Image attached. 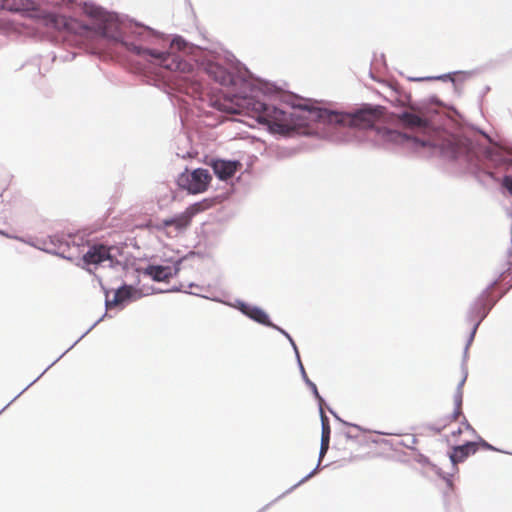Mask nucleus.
I'll return each mask as SVG.
<instances>
[{
    "mask_svg": "<svg viewBox=\"0 0 512 512\" xmlns=\"http://www.w3.org/2000/svg\"><path fill=\"white\" fill-rule=\"evenodd\" d=\"M189 42L180 35H167L149 26H132V54L144 67L163 78L175 81L193 101L207 104L212 110L202 128L242 123L256 128L235 114L237 107L246 110L264 128H384L380 123L386 108L374 103L343 104L308 98L282 84L256 76L230 54L228 64L218 54L205 52L196 59L188 55Z\"/></svg>",
    "mask_w": 512,
    "mask_h": 512,
    "instance_id": "1",
    "label": "nucleus"
},
{
    "mask_svg": "<svg viewBox=\"0 0 512 512\" xmlns=\"http://www.w3.org/2000/svg\"><path fill=\"white\" fill-rule=\"evenodd\" d=\"M276 140L294 139L295 146H279L281 157L319 148L322 143L381 148L438 156L461 162L481 173V130H265Z\"/></svg>",
    "mask_w": 512,
    "mask_h": 512,
    "instance_id": "2",
    "label": "nucleus"
},
{
    "mask_svg": "<svg viewBox=\"0 0 512 512\" xmlns=\"http://www.w3.org/2000/svg\"><path fill=\"white\" fill-rule=\"evenodd\" d=\"M128 246L127 241L121 239L102 238L96 239L88 245V250L84 252L80 258L82 268L89 273H93L104 262H108V267L120 270L124 273V277H128L130 269L134 277V282L127 283L122 281L121 284L113 289V293H117L120 297L119 310L124 309L128 304L142 298L145 294L138 288L140 284L139 272L135 268V258L132 254H128L123 261L118 260L117 256L124 255V249Z\"/></svg>",
    "mask_w": 512,
    "mask_h": 512,
    "instance_id": "3",
    "label": "nucleus"
},
{
    "mask_svg": "<svg viewBox=\"0 0 512 512\" xmlns=\"http://www.w3.org/2000/svg\"><path fill=\"white\" fill-rule=\"evenodd\" d=\"M396 101L407 106L398 113V118L406 125L418 128H480L469 123L455 106L445 103L436 94L414 101L409 92L399 89Z\"/></svg>",
    "mask_w": 512,
    "mask_h": 512,
    "instance_id": "4",
    "label": "nucleus"
},
{
    "mask_svg": "<svg viewBox=\"0 0 512 512\" xmlns=\"http://www.w3.org/2000/svg\"><path fill=\"white\" fill-rule=\"evenodd\" d=\"M81 13L87 16L88 19L81 20L76 17H66L63 20L66 36L77 45L84 42L86 38L100 33L103 29L102 23L107 21V11L92 2H85L81 8Z\"/></svg>",
    "mask_w": 512,
    "mask_h": 512,
    "instance_id": "5",
    "label": "nucleus"
},
{
    "mask_svg": "<svg viewBox=\"0 0 512 512\" xmlns=\"http://www.w3.org/2000/svg\"><path fill=\"white\" fill-rule=\"evenodd\" d=\"M105 238L101 236L99 239ZM97 238L92 240H84L83 237H77L71 233H55L48 235V243L43 242V246H41L40 251H43L47 254L58 256L62 259H66L69 261H73L76 257L75 254H67L72 248H75L76 253H80V248L83 246H87L92 243Z\"/></svg>",
    "mask_w": 512,
    "mask_h": 512,
    "instance_id": "6",
    "label": "nucleus"
},
{
    "mask_svg": "<svg viewBox=\"0 0 512 512\" xmlns=\"http://www.w3.org/2000/svg\"><path fill=\"white\" fill-rule=\"evenodd\" d=\"M200 162L211 168L213 175L219 181L230 184L232 187L236 185V174L243 168V163L238 159L211 154H205Z\"/></svg>",
    "mask_w": 512,
    "mask_h": 512,
    "instance_id": "7",
    "label": "nucleus"
},
{
    "mask_svg": "<svg viewBox=\"0 0 512 512\" xmlns=\"http://www.w3.org/2000/svg\"><path fill=\"white\" fill-rule=\"evenodd\" d=\"M212 179V174L207 168L198 167L189 169L185 167L176 177L175 183L180 190L195 195L206 192Z\"/></svg>",
    "mask_w": 512,
    "mask_h": 512,
    "instance_id": "8",
    "label": "nucleus"
},
{
    "mask_svg": "<svg viewBox=\"0 0 512 512\" xmlns=\"http://www.w3.org/2000/svg\"><path fill=\"white\" fill-rule=\"evenodd\" d=\"M183 258H177L172 266L163 264H148L145 268H140L135 264L139 277L141 275L149 277L154 282H166L170 278L178 275L181 270Z\"/></svg>",
    "mask_w": 512,
    "mask_h": 512,
    "instance_id": "9",
    "label": "nucleus"
},
{
    "mask_svg": "<svg viewBox=\"0 0 512 512\" xmlns=\"http://www.w3.org/2000/svg\"><path fill=\"white\" fill-rule=\"evenodd\" d=\"M228 306L239 311L243 316L259 325L264 327L273 326V321L269 313L259 305L236 298L234 301L229 302Z\"/></svg>",
    "mask_w": 512,
    "mask_h": 512,
    "instance_id": "10",
    "label": "nucleus"
},
{
    "mask_svg": "<svg viewBox=\"0 0 512 512\" xmlns=\"http://www.w3.org/2000/svg\"><path fill=\"white\" fill-rule=\"evenodd\" d=\"M414 460L422 466H428L441 480L446 484V489L443 491V503L445 508L451 502V497L455 493V485L453 483V473L444 472L438 465L433 463L430 458L417 449L415 452Z\"/></svg>",
    "mask_w": 512,
    "mask_h": 512,
    "instance_id": "11",
    "label": "nucleus"
},
{
    "mask_svg": "<svg viewBox=\"0 0 512 512\" xmlns=\"http://www.w3.org/2000/svg\"><path fill=\"white\" fill-rule=\"evenodd\" d=\"M478 448L476 447V443H473L472 440H466L462 444H456L450 446L447 451V456L451 463L453 475L458 473L459 468L458 464L465 462L471 455L476 454Z\"/></svg>",
    "mask_w": 512,
    "mask_h": 512,
    "instance_id": "12",
    "label": "nucleus"
},
{
    "mask_svg": "<svg viewBox=\"0 0 512 512\" xmlns=\"http://www.w3.org/2000/svg\"><path fill=\"white\" fill-rule=\"evenodd\" d=\"M173 149L177 157L190 159L198 155L194 134L186 130H180L174 139Z\"/></svg>",
    "mask_w": 512,
    "mask_h": 512,
    "instance_id": "13",
    "label": "nucleus"
},
{
    "mask_svg": "<svg viewBox=\"0 0 512 512\" xmlns=\"http://www.w3.org/2000/svg\"><path fill=\"white\" fill-rule=\"evenodd\" d=\"M120 297L117 293L113 295V298L106 297L104 300L105 309L108 310L112 307H117L119 309ZM106 317H111L107 311L97 319L74 343L68 347L57 359H55L50 365H48L44 371L37 377L40 379L53 365H55L65 354H67L70 350H72L86 335H88L101 321Z\"/></svg>",
    "mask_w": 512,
    "mask_h": 512,
    "instance_id": "14",
    "label": "nucleus"
},
{
    "mask_svg": "<svg viewBox=\"0 0 512 512\" xmlns=\"http://www.w3.org/2000/svg\"><path fill=\"white\" fill-rule=\"evenodd\" d=\"M201 210V202H195L190 204L184 211L171 216L175 233L184 232L190 226L193 217L200 213Z\"/></svg>",
    "mask_w": 512,
    "mask_h": 512,
    "instance_id": "15",
    "label": "nucleus"
},
{
    "mask_svg": "<svg viewBox=\"0 0 512 512\" xmlns=\"http://www.w3.org/2000/svg\"><path fill=\"white\" fill-rule=\"evenodd\" d=\"M474 75V71H463L457 70L452 72L443 73L436 76H421V77H410L409 80L413 82H424V81H442L451 82L454 89H458V82H463L469 77Z\"/></svg>",
    "mask_w": 512,
    "mask_h": 512,
    "instance_id": "16",
    "label": "nucleus"
},
{
    "mask_svg": "<svg viewBox=\"0 0 512 512\" xmlns=\"http://www.w3.org/2000/svg\"><path fill=\"white\" fill-rule=\"evenodd\" d=\"M329 447H330V442H323V441H320V449H319V456H318V462H317V465L316 467L311 470L307 475H305L303 478H301L296 484H294L293 486H291L290 488H288L286 491H284L281 495H279L278 497H276L274 500H272L271 502H269L268 504L273 505L274 503H276L278 500H280L281 498L285 497L286 495L290 494L291 492H293L297 487L301 486L302 484H304L305 482H307L310 478H312L316 472L318 471V469L320 468V464H321V461L322 459L325 457V455L327 454L328 450H329Z\"/></svg>",
    "mask_w": 512,
    "mask_h": 512,
    "instance_id": "17",
    "label": "nucleus"
},
{
    "mask_svg": "<svg viewBox=\"0 0 512 512\" xmlns=\"http://www.w3.org/2000/svg\"><path fill=\"white\" fill-rule=\"evenodd\" d=\"M485 320V312H480L479 310L469 307L465 314V321L471 325L470 332L467 336L466 346H471L476 333L481 325V323Z\"/></svg>",
    "mask_w": 512,
    "mask_h": 512,
    "instance_id": "18",
    "label": "nucleus"
},
{
    "mask_svg": "<svg viewBox=\"0 0 512 512\" xmlns=\"http://www.w3.org/2000/svg\"><path fill=\"white\" fill-rule=\"evenodd\" d=\"M506 273V271H503L500 273L496 278H494L492 281L488 283V285L479 293V295L469 304V307L475 308L479 310L481 308L483 303V298L488 296L492 288L498 283L499 279Z\"/></svg>",
    "mask_w": 512,
    "mask_h": 512,
    "instance_id": "19",
    "label": "nucleus"
},
{
    "mask_svg": "<svg viewBox=\"0 0 512 512\" xmlns=\"http://www.w3.org/2000/svg\"><path fill=\"white\" fill-rule=\"evenodd\" d=\"M506 273V271H503L500 273L496 278H494L492 281L488 283V285L479 293V295L469 304V307L475 308L479 310L481 308L483 303V298L488 296L492 288L498 283L499 279Z\"/></svg>",
    "mask_w": 512,
    "mask_h": 512,
    "instance_id": "20",
    "label": "nucleus"
},
{
    "mask_svg": "<svg viewBox=\"0 0 512 512\" xmlns=\"http://www.w3.org/2000/svg\"><path fill=\"white\" fill-rule=\"evenodd\" d=\"M188 132H192L194 134V140L197 144H201L202 146H208L209 142L215 141L217 138V134L213 130H187Z\"/></svg>",
    "mask_w": 512,
    "mask_h": 512,
    "instance_id": "21",
    "label": "nucleus"
},
{
    "mask_svg": "<svg viewBox=\"0 0 512 512\" xmlns=\"http://www.w3.org/2000/svg\"><path fill=\"white\" fill-rule=\"evenodd\" d=\"M507 291L508 290L506 289L504 292L500 293L497 296H493L489 293L488 296L483 298V303L481 308H479V311L485 312V319L487 318L491 310L494 308V306L497 304V302L505 295Z\"/></svg>",
    "mask_w": 512,
    "mask_h": 512,
    "instance_id": "22",
    "label": "nucleus"
},
{
    "mask_svg": "<svg viewBox=\"0 0 512 512\" xmlns=\"http://www.w3.org/2000/svg\"><path fill=\"white\" fill-rule=\"evenodd\" d=\"M166 191L159 194L157 204L159 209H164L169 203L176 199V193L169 187H163Z\"/></svg>",
    "mask_w": 512,
    "mask_h": 512,
    "instance_id": "23",
    "label": "nucleus"
},
{
    "mask_svg": "<svg viewBox=\"0 0 512 512\" xmlns=\"http://www.w3.org/2000/svg\"><path fill=\"white\" fill-rule=\"evenodd\" d=\"M321 440L323 442H330L331 437V427L330 420L324 411H321Z\"/></svg>",
    "mask_w": 512,
    "mask_h": 512,
    "instance_id": "24",
    "label": "nucleus"
},
{
    "mask_svg": "<svg viewBox=\"0 0 512 512\" xmlns=\"http://www.w3.org/2000/svg\"><path fill=\"white\" fill-rule=\"evenodd\" d=\"M473 443H476V447L479 449L482 448L483 450H487V451H493V452H499V453H504V454H510L512 455V452H509V451H505L503 449H500L494 445H492L491 443H489L488 441H486L483 437H481L479 434L476 436V440L473 441Z\"/></svg>",
    "mask_w": 512,
    "mask_h": 512,
    "instance_id": "25",
    "label": "nucleus"
},
{
    "mask_svg": "<svg viewBox=\"0 0 512 512\" xmlns=\"http://www.w3.org/2000/svg\"><path fill=\"white\" fill-rule=\"evenodd\" d=\"M0 9L21 12L23 10V0H0Z\"/></svg>",
    "mask_w": 512,
    "mask_h": 512,
    "instance_id": "26",
    "label": "nucleus"
},
{
    "mask_svg": "<svg viewBox=\"0 0 512 512\" xmlns=\"http://www.w3.org/2000/svg\"><path fill=\"white\" fill-rule=\"evenodd\" d=\"M238 173L239 175L236 176V184L243 183L248 186L253 174L252 164L248 163L247 166L245 168L243 167L242 170H240Z\"/></svg>",
    "mask_w": 512,
    "mask_h": 512,
    "instance_id": "27",
    "label": "nucleus"
},
{
    "mask_svg": "<svg viewBox=\"0 0 512 512\" xmlns=\"http://www.w3.org/2000/svg\"><path fill=\"white\" fill-rule=\"evenodd\" d=\"M147 226L149 227V229H154L156 231H165L167 235L170 234V232H168V229L173 228L171 216L164 218L156 223H147Z\"/></svg>",
    "mask_w": 512,
    "mask_h": 512,
    "instance_id": "28",
    "label": "nucleus"
},
{
    "mask_svg": "<svg viewBox=\"0 0 512 512\" xmlns=\"http://www.w3.org/2000/svg\"><path fill=\"white\" fill-rule=\"evenodd\" d=\"M297 367L299 369L301 378L305 385L308 387L311 393L316 392L317 393V385L308 377L307 372L305 370V367L302 363V361H299V364H297Z\"/></svg>",
    "mask_w": 512,
    "mask_h": 512,
    "instance_id": "29",
    "label": "nucleus"
},
{
    "mask_svg": "<svg viewBox=\"0 0 512 512\" xmlns=\"http://www.w3.org/2000/svg\"><path fill=\"white\" fill-rule=\"evenodd\" d=\"M500 191L502 194H509L512 196V174H505L500 184Z\"/></svg>",
    "mask_w": 512,
    "mask_h": 512,
    "instance_id": "30",
    "label": "nucleus"
},
{
    "mask_svg": "<svg viewBox=\"0 0 512 512\" xmlns=\"http://www.w3.org/2000/svg\"><path fill=\"white\" fill-rule=\"evenodd\" d=\"M344 436L347 440L354 441L356 444L363 446L368 444V440L365 435L353 434L351 431L344 432Z\"/></svg>",
    "mask_w": 512,
    "mask_h": 512,
    "instance_id": "31",
    "label": "nucleus"
},
{
    "mask_svg": "<svg viewBox=\"0 0 512 512\" xmlns=\"http://www.w3.org/2000/svg\"><path fill=\"white\" fill-rule=\"evenodd\" d=\"M341 424H343L344 426H347V427H352V428H355L357 429L359 432H362V433H366V432H373V433H376V434H379V435H391V433H387V432H383V431H371V430H368V429H365L364 427L356 424V423H352V422H348L346 420H342L341 421Z\"/></svg>",
    "mask_w": 512,
    "mask_h": 512,
    "instance_id": "32",
    "label": "nucleus"
},
{
    "mask_svg": "<svg viewBox=\"0 0 512 512\" xmlns=\"http://www.w3.org/2000/svg\"><path fill=\"white\" fill-rule=\"evenodd\" d=\"M461 370H462L463 376H462L461 380L459 381V383L457 384L454 393H459L460 395H463V386L465 385V383L467 381L468 370H467V367L464 364L461 365Z\"/></svg>",
    "mask_w": 512,
    "mask_h": 512,
    "instance_id": "33",
    "label": "nucleus"
},
{
    "mask_svg": "<svg viewBox=\"0 0 512 512\" xmlns=\"http://www.w3.org/2000/svg\"><path fill=\"white\" fill-rule=\"evenodd\" d=\"M76 56L77 53L75 51H67L58 55L54 53L52 60L55 61L57 58H59L62 62H68L74 60Z\"/></svg>",
    "mask_w": 512,
    "mask_h": 512,
    "instance_id": "34",
    "label": "nucleus"
},
{
    "mask_svg": "<svg viewBox=\"0 0 512 512\" xmlns=\"http://www.w3.org/2000/svg\"><path fill=\"white\" fill-rule=\"evenodd\" d=\"M22 242L30 245L31 247H34V248L40 250L41 246H43V242L48 243V235L45 237H42V238L29 239V240H26L24 238V241H22Z\"/></svg>",
    "mask_w": 512,
    "mask_h": 512,
    "instance_id": "35",
    "label": "nucleus"
},
{
    "mask_svg": "<svg viewBox=\"0 0 512 512\" xmlns=\"http://www.w3.org/2000/svg\"><path fill=\"white\" fill-rule=\"evenodd\" d=\"M39 379L37 377L30 382L26 387H24L10 402H8L1 410L0 414H2L17 398H19L25 391H27L34 383H36Z\"/></svg>",
    "mask_w": 512,
    "mask_h": 512,
    "instance_id": "36",
    "label": "nucleus"
},
{
    "mask_svg": "<svg viewBox=\"0 0 512 512\" xmlns=\"http://www.w3.org/2000/svg\"><path fill=\"white\" fill-rule=\"evenodd\" d=\"M418 442V439L413 436L410 441H406V440H400L397 442L398 445L400 446H403V447H406L407 449L409 450H412L413 452H415L417 450V448L415 447V444Z\"/></svg>",
    "mask_w": 512,
    "mask_h": 512,
    "instance_id": "37",
    "label": "nucleus"
},
{
    "mask_svg": "<svg viewBox=\"0 0 512 512\" xmlns=\"http://www.w3.org/2000/svg\"><path fill=\"white\" fill-rule=\"evenodd\" d=\"M453 402H454L453 410L459 412L460 414H463V412H462L463 395H460L459 393H454Z\"/></svg>",
    "mask_w": 512,
    "mask_h": 512,
    "instance_id": "38",
    "label": "nucleus"
},
{
    "mask_svg": "<svg viewBox=\"0 0 512 512\" xmlns=\"http://www.w3.org/2000/svg\"><path fill=\"white\" fill-rule=\"evenodd\" d=\"M3 192L0 193V219H7L9 204L4 203Z\"/></svg>",
    "mask_w": 512,
    "mask_h": 512,
    "instance_id": "39",
    "label": "nucleus"
},
{
    "mask_svg": "<svg viewBox=\"0 0 512 512\" xmlns=\"http://www.w3.org/2000/svg\"><path fill=\"white\" fill-rule=\"evenodd\" d=\"M315 399V401L317 402V405H318V410H319V416L321 417V411H324L323 410V405H327L325 399L321 396V394L319 393V391L317 390V393L316 392H313L311 393Z\"/></svg>",
    "mask_w": 512,
    "mask_h": 512,
    "instance_id": "40",
    "label": "nucleus"
},
{
    "mask_svg": "<svg viewBox=\"0 0 512 512\" xmlns=\"http://www.w3.org/2000/svg\"><path fill=\"white\" fill-rule=\"evenodd\" d=\"M426 427L429 431L433 432L434 434H441V432L447 427V424L443 423L442 425H438V424L430 423V424H427Z\"/></svg>",
    "mask_w": 512,
    "mask_h": 512,
    "instance_id": "41",
    "label": "nucleus"
},
{
    "mask_svg": "<svg viewBox=\"0 0 512 512\" xmlns=\"http://www.w3.org/2000/svg\"><path fill=\"white\" fill-rule=\"evenodd\" d=\"M288 342L294 352V355H295V360H296V363L299 364V361H302L301 360V356H300V352H299V349H298V346L295 342V340L293 339V337H289L288 339Z\"/></svg>",
    "mask_w": 512,
    "mask_h": 512,
    "instance_id": "42",
    "label": "nucleus"
},
{
    "mask_svg": "<svg viewBox=\"0 0 512 512\" xmlns=\"http://www.w3.org/2000/svg\"><path fill=\"white\" fill-rule=\"evenodd\" d=\"M460 424L462 427H464L466 431L470 432L473 436L476 437L478 435L477 431L473 428V426L469 423L465 416H463Z\"/></svg>",
    "mask_w": 512,
    "mask_h": 512,
    "instance_id": "43",
    "label": "nucleus"
},
{
    "mask_svg": "<svg viewBox=\"0 0 512 512\" xmlns=\"http://www.w3.org/2000/svg\"><path fill=\"white\" fill-rule=\"evenodd\" d=\"M165 292H168V293L183 292V293H187V294H191V295H198L197 293H194V292H191V291H187V290H183V285L182 284L173 285L172 287H170L168 289H165Z\"/></svg>",
    "mask_w": 512,
    "mask_h": 512,
    "instance_id": "44",
    "label": "nucleus"
},
{
    "mask_svg": "<svg viewBox=\"0 0 512 512\" xmlns=\"http://www.w3.org/2000/svg\"><path fill=\"white\" fill-rule=\"evenodd\" d=\"M268 328H271V329L277 331L278 333L283 335L287 340L289 339V337H292L291 334L287 330H285L281 326L275 324L274 322H273V326H268Z\"/></svg>",
    "mask_w": 512,
    "mask_h": 512,
    "instance_id": "45",
    "label": "nucleus"
},
{
    "mask_svg": "<svg viewBox=\"0 0 512 512\" xmlns=\"http://www.w3.org/2000/svg\"><path fill=\"white\" fill-rule=\"evenodd\" d=\"M461 414L457 411H452L450 414L445 416L442 421L448 425L449 422L456 421Z\"/></svg>",
    "mask_w": 512,
    "mask_h": 512,
    "instance_id": "46",
    "label": "nucleus"
},
{
    "mask_svg": "<svg viewBox=\"0 0 512 512\" xmlns=\"http://www.w3.org/2000/svg\"><path fill=\"white\" fill-rule=\"evenodd\" d=\"M0 235L7 238V239H14V240H18V241H24V237H20V236H16V235H13V234H10L9 232H7L6 230H3V229H0Z\"/></svg>",
    "mask_w": 512,
    "mask_h": 512,
    "instance_id": "47",
    "label": "nucleus"
},
{
    "mask_svg": "<svg viewBox=\"0 0 512 512\" xmlns=\"http://www.w3.org/2000/svg\"><path fill=\"white\" fill-rule=\"evenodd\" d=\"M366 439L368 440V443H373V444H385V445H388V444H391V442L389 440H386V439H378V438H373V437H368L366 436Z\"/></svg>",
    "mask_w": 512,
    "mask_h": 512,
    "instance_id": "48",
    "label": "nucleus"
},
{
    "mask_svg": "<svg viewBox=\"0 0 512 512\" xmlns=\"http://www.w3.org/2000/svg\"><path fill=\"white\" fill-rule=\"evenodd\" d=\"M327 409L330 412V414L335 418V420L341 423L343 419L338 415V413L329 405H327Z\"/></svg>",
    "mask_w": 512,
    "mask_h": 512,
    "instance_id": "49",
    "label": "nucleus"
},
{
    "mask_svg": "<svg viewBox=\"0 0 512 512\" xmlns=\"http://www.w3.org/2000/svg\"><path fill=\"white\" fill-rule=\"evenodd\" d=\"M251 139H252V143H259L261 146L264 147V150L266 149V140L257 138L255 136H252Z\"/></svg>",
    "mask_w": 512,
    "mask_h": 512,
    "instance_id": "50",
    "label": "nucleus"
},
{
    "mask_svg": "<svg viewBox=\"0 0 512 512\" xmlns=\"http://www.w3.org/2000/svg\"><path fill=\"white\" fill-rule=\"evenodd\" d=\"M469 348H470V346H466V345H465L464 350H463V357H462V364H461V365H463V364H464V365L466 366V364H465V363H466V360H467V358H468Z\"/></svg>",
    "mask_w": 512,
    "mask_h": 512,
    "instance_id": "51",
    "label": "nucleus"
},
{
    "mask_svg": "<svg viewBox=\"0 0 512 512\" xmlns=\"http://www.w3.org/2000/svg\"><path fill=\"white\" fill-rule=\"evenodd\" d=\"M462 433H463V430H462V427L460 426L456 430H453L451 432V436L454 438H457V437L461 436Z\"/></svg>",
    "mask_w": 512,
    "mask_h": 512,
    "instance_id": "52",
    "label": "nucleus"
},
{
    "mask_svg": "<svg viewBox=\"0 0 512 512\" xmlns=\"http://www.w3.org/2000/svg\"><path fill=\"white\" fill-rule=\"evenodd\" d=\"M100 288H101L102 292L104 293L105 298L109 297L110 292L113 291V289H109L105 285H102Z\"/></svg>",
    "mask_w": 512,
    "mask_h": 512,
    "instance_id": "53",
    "label": "nucleus"
},
{
    "mask_svg": "<svg viewBox=\"0 0 512 512\" xmlns=\"http://www.w3.org/2000/svg\"><path fill=\"white\" fill-rule=\"evenodd\" d=\"M151 290H152V294H161V293H166L165 292V289H161V288H156L154 286H151Z\"/></svg>",
    "mask_w": 512,
    "mask_h": 512,
    "instance_id": "54",
    "label": "nucleus"
},
{
    "mask_svg": "<svg viewBox=\"0 0 512 512\" xmlns=\"http://www.w3.org/2000/svg\"><path fill=\"white\" fill-rule=\"evenodd\" d=\"M379 61H381V63H382L383 65H385L386 60H385V55H384L383 53H381V54L379 55Z\"/></svg>",
    "mask_w": 512,
    "mask_h": 512,
    "instance_id": "55",
    "label": "nucleus"
},
{
    "mask_svg": "<svg viewBox=\"0 0 512 512\" xmlns=\"http://www.w3.org/2000/svg\"><path fill=\"white\" fill-rule=\"evenodd\" d=\"M95 277H96L97 282L99 283L100 287H101L102 285H104V283H103V281H102V278H101V277H99V276H97V275H95Z\"/></svg>",
    "mask_w": 512,
    "mask_h": 512,
    "instance_id": "56",
    "label": "nucleus"
},
{
    "mask_svg": "<svg viewBox=\"0 0 512 512\" xmlns=\"http://www.w3.org/2000/svg\"><path fill=\"white\" fill-rule=\"evenodd\" d=\"M270 507V504H266L265 506H263L259 511L257 512H264L266 509H268Z\"/></svg>",
    "mask_w": 512,
    "mask_h": 512,
    "instance_id": "57",
    "label": "nucleus"
},
{
    "mask_svg": "<svg viewBox=\"0 0 512 512\" xmlns=\"http://www.w3.org/2000/svg\"><path fill=\"white\" fill-rule=\"evenodd\" d=\"M444 441L450 446V439L448 435H444L443 437Z\"/></svg>",
    "mask_w": 512,
    "mask_h": 512,
    "instance_id": "58",
    "label": "nucleus"
},
{
    "mask_svg": "<svg viewBox=\"0 0 512 512\" xmlns=\"http://www.w3.org/2000/svg\"><path fill=\"white\" fill-rule=\"evenodd\" d=\"M188 287H189V288H194V287H199V286H198L196 283H194V282H190V283L188 284Z\"/></svg>",
    "mask_w": 512,
    "mask_h": 512,
    "instance_id": "59",
    "label": "nucleus"
},
{
    "mask_svg": "<svg viewBox=\"0 0 512 512\" xmlns=\"http://www.w3.org/2000/svg\"><path fill=\"white\" fill-rule=\"evenodd\" d=\"M127 279H131L132 282H134V277H133V274H132V269H130V274L128 277H126Z\"/></svg>",
    "mask_w": 512,
    "mask_h": 512,
    "instance_id": "60",
    "label": "nucleus"
},
{
    "mask_svg": "<svg viewBox=\"0 0 512 512\" xmlns=\"http://www.w3.org/2000/svg\"><path fill=\"white\" fill-rule=\"evenodd\" d=\"M509 267L507 271L512 272V262L508 261Z\"/></svg>",
    "mask_w": 512,
    "mask_h": 512,
    "instance_id": "61",
    "label": "nucleus"
},
{
    "mask_svg": "<svg viewBox=\"0 0 512 512\" xmlns=\"http://www.w3.org/2000/svg\"><path fill=\"white\" fill-rule=\"evenodd\" d=\"M512 288V278L510 279V284L509 286L507 287V290L511 289Z\"/></svg>",
    "mask_w": 512,
    "mask_h": 512,
    "instance_id": "62",
    "label": "nucleus"
},
{
    "mask_svg": "<svg viewBox=\"0 0 512 512\" xmlns=\"http://www.w3.org/2000/svg\"><path fill=\"white\" fill-rule=\"evenodd\" d=\"M134 244L136 245V244H137V241H134V242H133V239H130V245H134Z\"/></svg>",
    "mask_w": 512,
    "mask_h": 512,
    "instance_id": "63",
    "label": "nucleus"
},
{
    "mask_svg": "<svg viewBox=\"0 0 512 512\" xmlns=\"http://www.w3.org/2000/svg\"><path fill=\"white\" fill-rule=\"evenodd\" d=\"M134 244L136 245V244H137V241H134V242H133V239H130V245H134Z\"/></svg>",
    "mask_w": 512,
    "mask_h": 512,
    "instance_id": "64",
    "label": "nucleus"
}]
</instances>
